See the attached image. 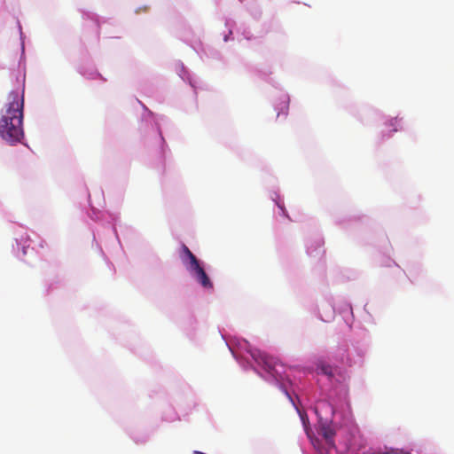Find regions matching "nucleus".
I'll return each mask as SVG.
<instances>
[{
    "label": "nucleus",
    "mask_w": 454,
    "mask_h": 454,
    "mask_svg": "<svg viewBox=\"0 0 454 454\" xmlns=\"http://www.w3.org/2000/svg\"><path fill=\"white\" fill-rule=\"evenodd\" d=\"M24 96L12 90L8 103L0 113V137L10 145L20 143L24 138Z\"/></svg>",
    "instance_id": "obj_1"
},
{
    "label": "nucleus",
    "mask_w": 454,
    "mask_h": 454,
    "mask_svg": "<svg viewBox=\"0 0 454 454\" xmlns=\"http://www.w3.org/2000/svg\"><path fill=\"white\" fill-rule=\"evenodd\" d=\"M144 112L139 121V131L145 143L150 146L160 159L166 155L167 145L162 136L163 129L170 127L169 120L164 115L154 114L143 105Z\"/></svg>",
    "instance_id": "obj_2"
},
{
    "label": "nucleus",
    "mask_w": 454,
    "mask_h": 454,
    "mask_svg": "<svg viewBox=\"0 0 454 454\" xmlns=\"http://www.w3.org/2000/svg\"><path fill=\"white\" fill-rule=\"evenodd\" d=\"M350 345L351 348H348L344 344L339 345L333 357L341 364L349 367L361 366L372 345L370 331L363 325L356 326L353 331Z\"/></svg>",
    "instance_id": "obj_3"
},
{
    "label": "nucleus",
    "mask_w": 454,
    "mask_h": 454,
    "mask_svg": "<svg viewBox=\"0 0 454 454\" xmlns=\"http://www.w3.org/2000/svg\"><path fill=\"white\" fill-rule=\"evenodd\" d=\"M180 258L192 279L200 285L204 290H214V285L206 271L205 263L198 259L185 245L182 247Z\"/></svg>",
    "instance_id": "obj_4"
},
{
    "label": "nucleus",
    "mask_w": 454,
    "mask_h": 454,
    "mask_svg": "<svg viewBox=\"0 0 454 454\" xmlns=\"http://www.w3.org/2000/svg\"><path fill=\"white\" fill-rule=\"evenodd\" d=\"M15 243L12 245V253L20 260L27 263H32L33 259L36 258V252L32 247V240L24 229H20L14 238Z\"/></svg>",
    "instance_id": "obj_5"
},
{
    "label": "nucleus",
    "mask_w": 454,
    "mask_h": 454,
    "mask_svg": "<svg viewBox=\"0 0 454 454\" xmlns=\"http://www.w3.org/2000/svg\"><path fill=\"white\" fill-rule=\"evenodd\" d=\"M305 309L319 320L329 323L334 319L335 306L331 301H322L320 304L312 301L304 302Z\"/></svg>",
    "instance_id": "obj_6"
},
{
    "label": "nucleus",
    "mask_w": 454,
    "mask_h": 454,
    "mask_svg": "<svg viewBox=\"0 0 454 454\" xmlns=\"http://www.w3.org/2000/svg\"><path fill=\"white\" fill-rule=\"evenodd\" d=\"M91 210L92 215H90V218L95 221L101 222L103 225L105 223H107V231L114 236V239L120 244L119 237L116 231V226L120 222L119 214L99 211L97 212L94 208H91Z\"/></svg>",
    "instance_id": "obj_7"
},
{
    "label": "nucleus",
    "mask_w": 454,
    "mask_h": 454,
    "mask_svg": "<svg viewBox=\"0 0 454 454\" xmlns=\"http://www.w3.org/2000/svg\"><path fill=\"white\" fill-rule=\"evenodd\" d=\"M306 252L309 257L315 259H320L324 255V239L319 234H317L313 239L306 240Z\"/></svg>",
    "instance_id": "obj_8"
},
{
    "label": "nucleus",
    "mask_w": 454,
    "mask_h": 454,
    "mask_svg": "<svg viewBox=\"0 0 454 454\" xmlns=\"http://www.w3.org/2000/svg\"><path fill=\"white\" fill-rule=\"evenodd\" d=\"M176 71L178 76L184 82H187L194 90L200 88V79L195 74L190 72L184 65L183 62L178 61L176 64Z\"/></svg>",
    "instance_id": "obj_9"
},
{
    "label": "nucleus",
    "mask_w": 454,
    "mask_h": 454,
    "mask_svg": "<svg viewBox=\"0 0 454 454\" xmlns=\"http://www.w3.org/2000/svg\"><path fill=\"white\" fill-rule=\"evenodd\" d=\"M336 314L340 316L345 325L351 330L355 319L352 305L348 301L339 303L335 306V315Z\"/></svg>",
    "instance_id": "obj_10"
},
{
    "label": "nucleus",
    "mask_w": 454,
    "mask_h": 454,
    "mask_svg": "<svg viewBox=\"0 0 454 454\" xmlns=\"http://www.w3.org/2000/svg\"><path fill=\"white\" fill-rule=\"evenodd\" d=\"M403 129V118H391L385 121L384 129L381 130L382 140L390 138L394 133Z\"/></svg>",
    "instance_id": "obj_11"
},
{
    "label": "nucleus",
    "mask_w": 454,
    "mask_h": 454,
    "mask_svg": "<svg viewBox=\"0 0 454 454\" xmlns=\"http://www.w3.org/2000/svg\"><path fill=\"white\" fill-rule=\"evenodd\" d=\"M290 97L286 92H281L278 101L274 102V110L277 112V118L285 120L288 114Z\"/></svg>",
    "instance_id": "obj_12"
},
{
    "label": "nucleus",
    "mask_w": 454,
    "mask_h": 454,
    "mask_svg": "<svg viewBox=\"0 0 454 454\" xmlns=\"http://www.w3.org/2000/svg\"><path fill=\"white\" fill-rule=\"evenodd\" d=\"M225 31L223 32V40L227 43L234 40L233 31L236 28V22L229 18L224 20Z\"/></svg>",
    "instance_id": "obj_13"
},
{
    "label": "nucleus",
    "mask_w": 454,
    "mask_h": 454,
    "mask_svg": "<svg viewBox=\"0 0 454 454\" xmlns=\"http://www.w3.org/2000/svg\"><path fill=\"white\" fill-rule=\"evenodd\" d=\"M128 434L133 442L137 444H144L147 442L150 438V434L148 433L137 429L129 430Z\"/></svg>",
    "instance_id": "obj_14"
},
{
    "label": "nucleus",
    "mask_w": 454,
    "mask_h": 454,
    "mask_svg": "<svg viewBox=\"0 0 454 454\" xmlns=\"http://www.w3.org/2000/svg\"><path fill=\"white\" fill-rule=\"evenodd\" d=\"M270 198L272 201L275 203V205L278 207V214L291 220L285 207V204L281 196L277 192H272L270 194Z\"/></svg>",
    "instance_id": "obj_15"
},
{
    "label": "nucleus",
    "mask_w": 454,
    "mask_h": 454,
    "mask_svg": "<svg viewBox=\"0 0 454 454\" xmlns=\"http://www.w3.org/2000/svg\"><path fill=\"white\" fill-rule=\"evenodd\" d=\"M82 18L86 20L92 21L97 29H100L101 26L106 23V20L90 12H82Z\"/></svg>",
    "instance_id": "obj_16"
},
{
    "label": "nucleus",
    "mask_w": 454,
    "mask_h": 454,
    "mask_svg": "<svg viewBox=\"0 0 454 454\" xmlns=\"http://www.w3.org/2000/svg\"><path fill=\"white\" fill-rule=\"evenodd\" d=\"M197 52L200 55V59H203L204 56L213 59L220 58V52L213 49H210L209 47L206 49L203 46H201L200 50H197Z\"/></svg>",
    "instance_id": "obj_17"
},
{
    "label": "nucleus",
    "mask_w": 454,
    "mask_h": 454,
    "mask_svg": "<svg viewBox=\"0 0 454 454\" xmlns=\"http://www.w3.org/2000/svg\"><path fill=\"white\" fill-rule=\"evenodd\" d=\"M79 72L82 75L85 76L86 78L88 79H91V80H94V79H97L98 77L100 76V74L98 73L96 70L94 69H90L89 71H86L84 70L83 68H80L79 69Z\"/></svg>",
    "instance_id": "obj_18"
},
{
    "label": "nucleus",
    "mask_w": 454,
    "mask_h": 454,
    "mask_svg": "<svg viewBox=\"0 0 454 454\" xmlns=\"http://www.w3.org/2000/svg\"><path fill=\"white\" fill-rule=\"evenodd\" d=\"M236 33L238 35H241V36L246 40H250L253 37L251 31L247 27H239V28L236 29Z\"/></svg>",
    "instance_id": "obj_19"
},
{
    "label": "nucleus",
    "mask_w": 454,
    "mask_h": 454,
    "mask_svg": "<svg viewBox=\"0 0 454 454\" xmlns=\"http://www.w3.org/2000/svg\"><path fill=\"white\" fill-rule=\"evenodd\" d=\"M18 24H19L20 41H21V43H20L21 54H20V64L21 61L25 59V43H24V35L22 33L21 26H20V22H18Z\"/></svg>",
    "instance_id": "obj_20"
},
{
    "label": "nucleus",
    "mask_w": 454,
    "mask_h": 454,
    "mask_svg": "<svg viewBox=\"0 0 454 454\" xmlns=\"http://www.w3.org/2000/svg\"><path fill=\"white\" fill-rule=\"evenodd\" d=\"M380 265L385 266V267L396 266L397 268H399L398 265L395 263V262L393 259H391L390 257H383L381 259V261L380 262Z\"/></svg>",
    "instance_id": "obj_21"
},
{
    "label": "nucleus",
    "mask_w": 454,
    "mask_h": 454,
    "mask_svg": "<svg viewBox=\"0 0 454 454\" xmlns=\"http://www.w3.org/2000/svg\"><path fill=\"white\" fill-rule=\"evenodd\" d=\"M251 4H252V7H251L250 12H251L252 15L254 17L259 16L261 12H260L259 9L257 8L255 3L251 2Z\"/></svg>",
    "instance_id": "obj_22"
},
{
    "label": "nucleus",
    "mask_w": 454,
    "mask_h": 454,
    "mask_svg": "<svg viewBox=\"0 0 454 454\" xmlns=\"http://www.w3.org/2000/svg\"><path fill=\"white\" fill-rule=\"evenodd\" d=\"M93 241L96 243L97 247L99 248L100 253L105 256V254L103 252V249L99 244V242L97 239V235L95 232H93Z\"/></svg>",
    "instance_id": "obj_23"
},
{
    "label": "nucleus",
    "mask_w": 454,
    "mask_h": 454,
    "mask_svg": "<svg viewBox=\"0 0 454 454\" xmlns=\"http://www.w3.org/2000/svg\"><path fill=\"white\" fill-rule=\"evenodd\" d=\"M367 315H368V317L364 319L365 322L369 323V324H372V325H375L376 322H375V319L374 317H372V314L368 313L367 312Z\"/></svg>",
    "instance_id": "obj_24"
},
{
    "label": "nucleus",
    "mask_w": 454,
    "mask_h": 454,
    "mask_svg": "<svg viewBox=\"0 0 454 454\" xmlns=\"http://www.w3.org/2000/svg\"><path fill=\"white\" fill-rule=\"evenodd\" d=\"M259 75L262 78V79H266V77L268 76V74L266 73H260Z\"/></svg>",
    "instance_id": "obj_25"
},
{
    "label": "nucleus",
    "mask_w": 454,
    "mask_h": 454,
    "mask_svg": "<svg viewBox=\"0 0 454 454\" xmlns=\"http://www.w3.org/2000/svg\"><path fill=\"white\" fill-rule=\"evenodd\" d=\"M269 82H270V83L273 85V87H275V88H277V89L278 88V84H277L276 82H274L272 79H270V80L269 81Z\"/></svg>",
    "instance_id": "obj_26"
},
{
    "label": "nucleus",
    "mask_w": 454,
    "mask_h": 454,
    "mask_svg": "<svg viewBox=\"0 0 454 454\" xmlns=\"http://www.w3.org/2000/svg\"><path fill=\"white\" fill-rule=\"evenodd\" d=\"M193 454H206V453L200 451V450H194Z\"/></svg>",
    "instance_id": "obj_27"
},
{
    "label": "nucleus",
    "mask_w": 454,
    "mask_h": 454,
    "mask_svg": "<svg viewBox=\"0 0 454 454\" xmlns=\"http://www.w3.org/2000/svg\"><path fill=\"white\" fill-rule=\"evenodd\" d=\"M175 418H176V416H175V417H173V418L165 419H166V420H168V421H171V420H174V419H175Z\"/></svg>",
    "instance_id": "obj_28"
},
{
    "label": "nucleus",
    "mask_w": 454,
    "mask_h": 454,
    "mask_svg": "<svg viewBox=\"0 0 454 454\" xmlns=\"http://www.w3.org/2000/svg\"><path fill=\"white\" fill-rule=\"evenodd\" d=\"M408 278H410L411 282H413V279H411V277L409 275Z\"/></svg>",
    "instance_id": "obj_29"
}]
</instances>
